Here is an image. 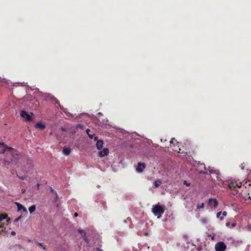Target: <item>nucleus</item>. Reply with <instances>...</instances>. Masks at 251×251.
<instances>
[{"instance_id":"nucleus-1","label":"nucleus","mask_w":251,"mask_h":251,"mask_svg":"<svg viewBox=\"0 0 251 251\" xmlns=\"http://www.w3.org/2000/svg\"><path fill=\"white\" fill-rule=\"evenodd\" d=\"M2 146L3 149L0 151V153H5V158L1 159L2 165L5 167H8L11 164L19 166L20 162L19 151L12 147L7 146L3 142H0V147Z\"/></svg>"},{"instance_id":"nucleus-2","label":"nucleus","mask_w":251,"mask_h":251,"mask_svg":"<svg viewBox=\"0 0 251 251\" xmlns=\"http://www.w3.org/2000/svg\"><path fill=\"white\" fill-rule=\"evenodd\" d=\"M151 211L155 216L159 218L164 213L165 210L163 206L160 205L158 203V204L153 205Z\"/></svg>"},{"instance_id":"nucleus-3","label":"nucleus","mask_w":251,"mask_h":251,"mask_svg":"<svg viewBox=\"0 0 251 251\" xmlns=\"http://www.w3.org/2000/svg\"><path fill=\"white\" fill-rule=\"evenodd\" d=\"M242 182L231 180L228 182V187L232 190L236 192V194L239 193V191L237 190L236 188H240L242 185Z\"/></svg>"},{"instance_id":"nucleus-4","label":"nucleus","mask_w":251,"mask_h":251,"mask_svg":"<svg viewBox=\"0 0 251 251\" xmlns=\"http://www.w3.org/2000/svg\"><path fill=\"white\" fill-rule=\"evenodd\" d=\"M174 145V148H173V150L174 151H178V152L180 153V149L178 148L179 147V142L176 141L175 138H172L170 141V147H172V145Z\"/></svg>"},{"instance_id":"nucleus-5","label":"nucleus","mask_w":251,"mask_h":251,"mask_svg":"<svg viewBox=\"0 0 251 251\" xmlns=\"http://www.w3.org/2000/svg\"><path fill=\"white\" fill-rule=\"evenodd\" d=\"M241 194L242 195L240 198L241 202L248 204L251 203V197L250 196L249 193L245 194L244 195H243L242 193Z\"/></svg>"},{"instance_id":"nucleus-6","label":"nucleus","mask_w":251,"mask_h":251,"mask_svg":"<svg viewBox=\"0 0 251 251\" xmlns=\"http://www.w3.org/2000/svg\"><path fill=\"white\" fill-rule=\"evenodd\" d=\"M216 251H225L226 249V245L223 242H219L215 246Z\"/></svg>"},{"instance_id":"nucleus-7","label":"nucleus","mask_w":251,"mask_h":251,"mask_svg":"<svg viewBox=\"0 0 251 251\" xmlns=\"http://www.w3.org/2000/svg\"><path fill=\"white\" fill-rule=\"evenodd\" d=\"M20 115L26 122H30L32 120L31 116L25 110L21 111Z\"/></svg>"},{"instance_id":"nucleus-8","label":"nucleus","mask_w":251,"mask_h":251,"mask_svg":"<svg viewBox=\"0 0 251 251\" xmlns=\"http://www.w3.org/2000/svg\"><path fill=\"white\" fill-rule=\"evenodd\" d=\"M208 204L211 206L216 208L218 206V202L215 199H209L208 200Z\"/></svg>"},{"instance_id":"nucleus-9","label":"nucleus","mask_w":251,"mask_h":251,"mask_svg":"<svg viewBox=\"0 0 251 251\" xmlns=\"http://www.w3.org/2000/svg\"><path fill=\"white\" fill-rule=\"evenodd\" d=\"M146 167V164L145 163L139 162L137 165V167L136 169V170L138 173H142L143 171V170Z\"/></svg>"},{"instance_id":"nucleus-10","label":"nucleus","mask_w":251,"mask_h":251,"mask_svg":"<svg viewBox=\"0 0 251 251\" xmlns=\"http://www.w3.org/2000/svg\"><path fill=\"white\" fill-rule=\"evenodd\" d=\"M98 137H95L94 138V139L95 141H97V143H96V147L97 148L100 150V149H102V147H103V141L101 140H98Z\"/></svg>"},{"instance_id":"nucleus-11","label":"nucleus","mask_w":251,"mask_h":251,"mask_svg":"<svg viewBox=\"0 0 251 251\" xmlns=\"http://www.w3.org/2000/svg\"><path fill=\"white\" fill-rule=\"evenodd\" d=\"M108 153L109 150L107 148H104L102 151H100L99 152V155L100 157H102L108 155Z\"/></svg>"},{"instance_id":"nucleus-12","label":"nucleus","mask_w":251,"mask_h":251,"mask_svg":"<svg viewBox=\"0 0 251 251\" xmlns=\"http://www.w3.org/2000/svg\"><path fill=\"white\" fill-rule=\"evenodd\" d=\"M16 204L17 206L18 211L23 210L24 212H27L26 208L21 203L19 202H16Z\"/></svg>"},{"instance_id":"nucleus-13","label":"nucleus","mask_w":251,"mask_h":251,"mask_svg":"<svg viewBox=\"0 0 251 251\" xmlns=\"http://www.w3.org/2000/svg\"><path fill=\"white\" fill-rule=\"evenodd\" d=\"M35 127L39 128L40 129H44V128H45L46 126L44 124L41 123H37L35 125Z\"/></svg>"},{"instance_id":"nucleus-14","label":"nucleus","mask_w":251,"mask_h":251,"mask_svg":"<svg viewBox=\"0 0 251 251\" xmlns=\"http://www.w3.org/2000/svg\"><path fill=\"white\" fill-rule=\"evenodd\" d=\"M62 152L65 155L68 156L71 153V149L68 148H64Z\"/></svg>"},{"instance_id":"nucleus-15","label":"nucleus","mask_w":251,"mask_h":251,"mask_svg":"<svg viewBox=\"0 0 251 251\" xmlns=\"http://www.w3.org/2000/svg\"><path fill=\"white\" fill-rule=\"evenodd\" d=\"M161 184L162 181L160 179L155 180L154 182V185L156 188H158V187H159L161 185Z\"/></svg>"},{"instance_id":"nucleus-16","label":"nucleus","mask_w":251,"mask_h":251,"mask_svg":"<svg viewBox=\"0 0 251 251\" xmlns=\"http://www.w3.org/2000/svg\"><path fill=\"white\" fill-rule=\"evenodd\" d=\"M7 215L6 214H0V223L1 222L7 218Z\"/></svg>"},{"instance_id":"nucleus-17","label":"nucleus","mask_w":251,"mask_h":251,"mask_svg":"<svg viewBox=\"0 0 251 251\" xmlns=\"http://www.w3.org/2000/svg\"><path fill=\"white\" fill-rule=\"evenodd\" d=\"M90 129H89V128H87V129H86V132L87 134H88V137H89L90 139H93L95 137H94V135L93 134H91V133H89V132H90Z\"/></svg>"},{"instance_id":"nucleus-18","label":"nucleus","mask_w":251,"mask_h":251,"mask_svg":"<svg viewBox=\"0 0 251 251\" xmlns=\"http://www.w3.org/2000/svg\"><path fill=\"white\" fill-rule=\"evenodd\" d=\"M36 209V206L35 205H32L30 207H29L28 210L29 211V212L30 213H32L33 212H34Z\"/></svg>"},{"instance_id":"nucleus-19","label":"nucleus","mask_w":251,"mask_h":251,"mask_svg":"<svg viewBox=\"0 0 251 251\" xmlns=\"http://www.w3.org/2000/svg\"><path fill=\"white\" fill-rule=\"evenodd\" d=\"M78 232L80 233L81 236L83 237L86 236V233L84 232V231L83 229H78Z\"/></svg>"},{"instance_id":"nucleus-20","label":"nucleus","mask_w":251,"mask_h":251,"mask_svg":"<svg viewBox=\"0 0 251 251\" xmlns=\"http://www.w3.org/2000/svg\"><path fill=\"white\" fill-rule=\"evenodd\" d=\"M27 165H29V166H32L33 163L32 160L28 159L27 160Z\"/></svg>"},{"instance_id":"nucleus-21","label":"nucleus","mask_w":251,"mask_h":251,"mask_svg":"<svg viewBox=\"0 0 251 251\" xmlns=\"http://www.w3.org/2000/svg\"><path fill=\"white\" fill-rule=\"evenodd\" d=\"M38 245L39 247H42L44 250H47L46 246L44 245L43 243H38Z\"/></svg>"},{"instance_id":"nucleus-22","label":"nucleus","mask_w":251,"mask_h":251,"mask_svg":"<svg viewBox=\"0 0 251 251\" xmlns=\"http://www.w3.org/2000/svg\"><path fill=\"white\" fill-rule=\"evenodd\" d=\"M204 206V203H201V204H199L197 205V207H198V209H201V208H203Z\"/></svg>"},{"instance_id":"nucleus-23","label":"nucleus","mask_w":251,"mask_h":251,"mask_svg":"<svg viewBox=\"0 0 251 251\" xmlns=\"http://www.w3.org/2000/svg\"><path fill=\"white\" fill-rule=\"evenodd\" d=\"M52 100H54V101L56 103V104H58V105H60V103H59V101H58V100L55 97H53L52 99Z\"/></svg>"},{"instance_id":"nucleus-24","label":"nucleus","mask_w":251,"mask_h":251,"mask_svg":"<svg viewBox=\"0 0 251 251\" xmlns=\"http://www.w3.org/2000/svg\"><path fill=\"white\" fill-rule=\"evenodd\" d=\"M17 176H18L20 179H22V180H24V179H25V177H25V176H19L17 175Z\"/></svg>"},{"instance_id":"nucleus-25","label":"nucleus","mask_w":251,"mask_h":251,"mask_svg":"<svg viewBox=\"0 0 251 251\" xmlns=\"http://www.w3.org/2000/svg\"><path fill=\"white\" fill-rule=\"evenodd\" d=\"M222 214V212L220 211V212H218L217 213V217L219 218V217H220L221 215Z\"/></svg>"},{"instance_id":"nucleus-26","label":"nucleus","mask_w":251,"mask_h":251,"mask_svg":"<svg viewBox=\"0 0 251 251\" xmlns=\"http://www.w3.org/2000/svg\"><path fill=\"white\" fill-rule=\"evenodd\" d=\"M223 216L226 217L227 215V212L226 211H224L222 213Z\"/></svg>"},{"instance_id":"nucleus-27","label":"nucleus","mask_w":251,"mask_h":251,"mask_svg":"<svg viewBox=\"0 0 251 251\" xmlns=\"http://www.w3.org/2000/svg\"><path fill=\"white\" fill-rule=\"evenodd\" d=\"M206 173H207L206 172H204V171H201V172L200 173V174H201V175H204V174H206Z\"/></svg>"},{"instance_id":"nucleus-28","label":"nucleus","mask_w":251,"mask_h":251,"mask_svg":"<svg viewBox=\"0 0 251 251\" xmlns=\"http://www.w3.org/2000/svg\"><path fill=\"white\" fill-rule=\"evenodd\" d=\"M11 234L12 235H16V232L14 231H12L11 233Z\"/></svg>"},{"instance_id":"nucleus-29","label":"nucleus","mask_w":251,"mask_h":251,"mask_svg":"<svg viewBox=\"0 0 251 251\" xmlns=\"http://www.w3.org/2000/svg\"><path fill=\"white\" fill-rule=\"evenodd\" d=\"M21 191H22V193H25V191H26V190H25V189L23 188V189H22V190H21Z\"/></svg>"},{"instance_id":"nucleus-30","label":"nucleus","mask_w":251,"mask_h":251,"mask_svg":"<svg viewBox=\"0 0 251 251\" xmlns=\"http://www.w3.org/2000/svg\"><path fill=\"white\" fill-rule=\"evenodd\" d=\"M209 172H210V173H211V174H212V173H214V170H212V169L209 170Z\"/></svg>"},{"instance_id":"nucleus-31","label":"nucleus","mask_w":251,"mask_h":251,"mask_svg":"<svg viewBox=\"0 0 251 251\" xmlns=\"http://www.w3.org/2000/svg\"><path fill=\"white\" fill-rule=\"evenodd\" d=\"M231 225H232V227H234V226H236V223H232Z\"/></svg>"},{"instance_id":"nucleus-32","label":"nucleus","mask_w":251,"mask_h":251,"mask_svg":"<svg viewBox=\"0 0 251 251\" xmlns=\"http://www.w3.org/2000/svg\"><path fill=\"white\" fill-rule=\"evenodd\" d=\"M224 216H222L221 217H220L219 219H220V220H223L224 219Z\"/></svg>"},{"instance_id":"nucleus-33","label":"nucleus","mask_w":251,"mask_h":251,"mask_svg":"<svg viewBox=\"0 0 251 251\" xmlns=\"http://www.w3.org/2000/svg\"><path fill=\"white\" fill-rule=\"evenodd\" d=\"M75 217H76L78 216V214L77 213H75L74 214Z\"/></svg>"},{"instance_id":"nucleus-34","label":"nucleus","mask_w":251,"mask_h":251,"mask_svg":"<svg viewBox=\"0 0 251 251\" xmlns=\"http://www.w3.org/2000/svg\"><path fill=\"white\" fill-rule=\"evenodd\" d=\"M229 225H230V223L229 222H227V223H226V226H228Z\"/></svg>"},{"instance_id":"nucleus-35","label":"nucleus","mask_w":251,"mask_h":251,"mask_svg":"<svg viewBox=\"0 0 251 251\" xmlns=\"http://www.w3.org/2000/svg\"><path fill=\"white\" fill-rule=\"evenodd\" d=\"M37 189H39V186H40V184L37 183Z\"/></svg>"},{"instance_id":"nucleus-36","label":"nucleus","mask_w":251,"mask_h":251,"mask_svg":"<svg viewBox=\"0 0 251 251\" xmlns=\"http://www.w3.org/2000/svg\"><path fill=\"white\" fill-rule=\"evenodd\" d=\"M3 225H0V228H3Z\"/></svg>"},{"instance_id":"nucleus-37","label":"nucleus","mask_w":251,"mask_h":251,"mask_svg":"<svg viewBox=\"0 0 251 251\" xmlns=\"http://www.w3.org/2000/svg\"><path fill=\"white\" fill-rule=\"evenodd\" d=\"M197 250H198V251H201V248H198L197 249Z\"/></svg>"},{"instance_id":"nucleus-38","label":"nucleus","mask_w":251,"mask_h":251,"mask_svg":"<svg viewBox=\"0 0 251 251\" xmlns=\"http://www.w3.org/2000/svg\"><path fill=\"white\" fill-rule=\"evenodd\" d=\"M21 218V217H19L18 218H17L16 219V221H18V220H20V219Z\"/></svg>"},{"instance_id":"nucleus-39","label":"nucleus","mask_w":251,"mask_h":251,"mask_svg":"<svg viewBox=\"0 0 251 251\" xmlns=\"http://www.w3.org/2000/svg\"><path fill=\"white\" fill-rule=\"evenodd\" d=\"M51 191L52 192H54V190L53 189L51 188Z\"/></svg>"},{"instance_id":"nucleus-40","label":"nucleus","mask_w":251,"mask_h":251,"mask_svg":"<svg viewBox=\"0 0 251 251\" xmlns=\"http://www.w3.org/2000/svg\"><path fill=\"white\" fill-rule=\"evenodd\" d=\"M185 184H186L187 186H189V185H190V184H187V183H186Z\"/></svg>"},{"instance_id":"nucleus-41","label":"nucleus","mask_w":251,"mask_h":251,"mask_svg":"<svg viewBox=\"0 0 251 251\" xmlns=\"http://www.w3.org/2000/svg\"><path fill=\"white\" fill-rule=\"evenodd\" d=\"M58 198V196L56 195V199Z\"/></svg>"}]
</instances>
